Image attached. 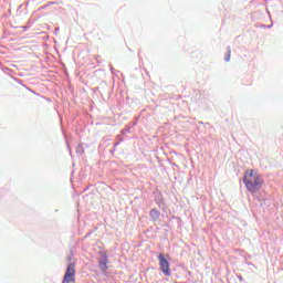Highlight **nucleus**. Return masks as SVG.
<instances>
[{"label": "nucleus", "mask_w": 283, "mask_h": 283, "mask_svg": "<svg viewBox=\"0 0 283 283\" xmlns=\"http://www.w3.org/2000/svg\"><path fill=\"white\" fill-rule=\"evenodd\" d=\"M243 182L250 193H258V191H260L264 185V179L262 178V175L258 174L256 171L247 170L243 176Z\"/></svg>", "instance_id": "obj_1"}, {"label": "nucleus", "mask_w": 283, "mask_h": 283, "mask_svg": "<svg viewBox=\"0 0 283 283\" xmlns=\"http://www.w3.org/2000/svg\"><path fill=\"white\" fill-rule=\"evenodd\" d=\"M159 260V269L164 275L169 277L171 275V270L169 269V261L165 258V254H159L158 255Z\"/></svg>", "instance_id": "obj_2"}, {"label": "nucleus", "mask_w": 283, "mask_h": 283, "mask_svg": "<svg viewBox=\"0 0 283 283\" xmlns=\"http://www.w3.org/2000/svg\"><path fill=\"white\" fill-rule=\"evenodd\" d=\"M74 275H76V269H74V263H70L62 283H75Z\"/></svg>", "instance_id": "obj_3"}, {"label": "nucleus", "mask_w": 283, "mask_h": 283, "mask_svg": "<svg viewBox=\"0 0 283 283\" xmlns=\"http://www.w3.org/2000/svg\"><path fill=\"white\" fill-rule=\"evenodd\" d=\"M109 264V259L107 258V253H101V258L98 259V266L101 269L102 273H105L107 271Z\"/></svg>", "instance_id": "obj_4"}, {"label": "nucleus", "mask_w": 283, "mask_h": 283, "mask_svg": "<svg viewBox=\"0 0 283 283\" xmlns=\"http://www.w3.org/2000/svg\"><path fill=\"white\" fill-rule=\"evenodd\" d=\"M149 216L153 222H157V220L160 218V211H158L157 209H151L149 211Z\"/></svg>", "instance_id": "obj_5"}, {"label": "nucleus", "mask_w": 283, "mask_h": 283, "mask_svg": "<svg viewBox=\"0 0 283 283\" xmlns=\"http://www.w3.org/2000/svg\"><path fill=\"white\" fill-rule=\"evenodd\" d=\"M228 55L224 57V61L229 63L231 61V46L227 48Z\"/></svg>", "instance_id": "obj_6"}, {"label": "nucleus", "mask_w": 283, "mask_h": 283, "mask_svg": "<svg viewBox=\"0 0 283 283\" xmlns=\"http://www.w3.org/2000/svg\"><path fill=\"white\" fill-rule=\"evenodd\" d=\"M76 154H84V150H83V145H78L77 148H76Z\"/></svg>", "instance_id": "obj_7"}, {"label": "nucleus", "mask_w": 283, "mask_h": 283, "mask_svg": "<svg viewBox=\"0 0 283 283\" xmlns=\"http://www.w3.org/2000/svg\"><path fill=\"white\" fill-rule=\"evenodd\" d=\"M50 6H54V2H50Z\"/></svg>", "instance_id": "obj_8"}, {"label": "nucleus", "mask_w": 283, "mask_h": 283, "mask_svg": "<svg viewBox=\"0 0 283 283\" xmlns=\"http://www.w3.org/2000/svg\"><path fill=\"white\" fill-rule=\"evenodd\" d=\"M111 71L114 72V67H111Z\"/></svg>", "instance_id": "obj_9"}]
</instances>
